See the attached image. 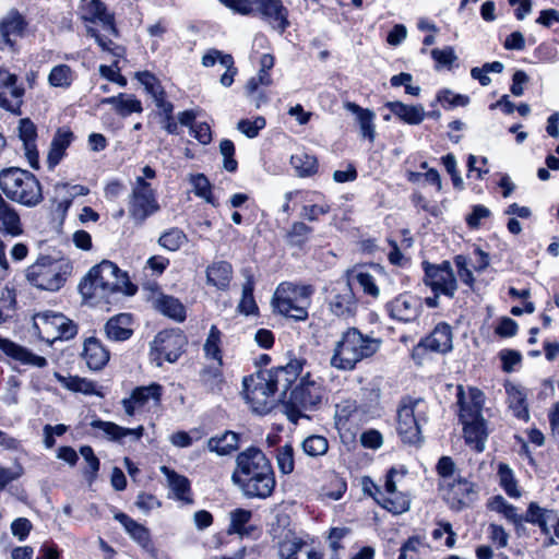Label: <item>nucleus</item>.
<instances>
[{
    "label": "nucleus",
    "mask_w": 559,
    "mask_h": 559,
    "mask_svg": "<svg viewBox=\"0 0 559 559\" xmlns=\"http://www.w3.org/2000/svg\"><path fill=\"white\" fill-rule=\"evenodd\" d=\"M231 480L246 497L259 499L270 497L276 485L271 462L255 447L247 448L237 455Z\"/></svg>",
    "instance_id": "f257e3e1"
},
{
    "label": "nucleus",
    "mask_w": 559,
    "mask_h": 559,
    "mask_svg": "<svg viewBox=\"0 0 559 559\" xmlns=\"http://www.w3.org/2000/svg\"><path fill=\"white\" fill-rule=\"evenodd\" d=\"M80 293L84 298L103 300L117 292L133 295L135 288L130 285L128 276L112 262L104 260L93 266L81 281Z\"/></svg>",
    "instance_id": "f03ea898"
},
{
    "label": "nucleus",
    "mask_w": 559,
    "mask_h": 559,
    "mask_svg": "<svg viewBox=\"0 0 559 559\" xmlns=\"http://www.w3.org/2000/svg\"><path fill=\"white\" fill-rule=\"evenodd\" d=\"M380 345V340L349 328L335 342L330 364L338 370H353L357 362L376 354Z\"/></svg>",
    "instance_id": "7ed1b4c3"
},
{
    "label": "nucleus",
    "mask_w": 559,
    "mask_h": 559,
    "mask_svg": "<svg viewBox=\"0 0 559 559\" xmlns=\"http://www.w3.org/2000/svg\"><path fill=\"white\" fill-rule=\"evenodd\" d=\"M325 391L322 382L313 378L310 372L301 376L299 383L292 390L288 397L283 401V412L293 424L321 404Z\"/></svg>",
    "instance_id": "20e7f679"
},
{
    "label": "nucleus",
    "mask_w": 559,
    "mask_h": 559,
    "mask_svg": "<svg viewBox=\"0 0 559 559\" xmlns=\"http://www.w3.org/2000/svg\"><path fill=\"white\" fill-rule=\"evenodd\" d=\"M313 288L310 285L283 282L273 294V309L284 317L305 321L308 318Z\"/></svg>",
    "instance_id": "39448f33"
},
{
    "label": "nucleus",
    "mask_w": 559,
    "mask_h": 559,
    "mask_svg": "<svg viewBox=\"0 0 559 559\" xmlns=\"http://www.w3.org/2000/svg\"><path fill=\"white\" fill-rule=\"evenodd\" d=\"M0 187L3 193L14 202L25 206H35L43 200L41 186L29 171L9 168L0 173Z\"/></svg>",
    "instance_id": "423d86ee"
},
{
    "label": "nucleus",
    "mask_w": 559,
    "mask_h": 559,
    "mask_svg": "<svg viewBox=\"0 0 559 559\" xmlns=\"http://www.w3.org/2000/svg\"><path fill=\"white\" fill-rule=\"evenodd\" d=\"M461 404L460 420L463 425L464 439L476 452H483L488 438V429L483 417V394L478 390L471 391V401Z\"/></svg>",
    "instance_id": "0eeeda50"
},
{
    "label": "nucleus",
    "mask_w": 559,
    "mask_h": 559,
    "mask_svg": "<svg viewBox=\"0 0 559 559\" xmlns=\"http://www.w3.org/2000/svg\"><path fill=\"white\" fill-rule=\"evenodd\" d=\"M224 5L242 15H258L278 33L289 26L288 10L281 0H219Z\"/></svg>",
    "instance_id": "6e6552de"
},
{
    "label": "nucleus",
    "mask_w": 559,
    "mask_h": 559,
    "mask_svg": "<svg viewBox=\"0 0 559 559\" xmlns=\"http://www.w3.org/2000/svg\"><path fill=\"white\" fill-rule=\"evenodd\" d=\"M71 272L69 261L43 257L27 267L26 278L37 288L55 292L63 286Z\"/></svg>",
    "instance_id": "1a4fd4ad"
},
{
    "label": "nucleus",
    "mask_w": 559,
    "mask_h": 559,
    "mask_svg": "<svg viewBox=\"0 0 559 559\" xmlns=\"http://www.w3.org/2000/svg\"><path fill=\"white\" fill-rule=\"evenodd\" d=\"M427 421V404L421 399H404L397 411V432L409 444L423 441L421 425Z\"/></svg>",
    "instance_id": "9d476101"
},
{
    "label": "nucleus",
    "mask_w": 559,
    "mask_h": 559,
    "mask_svg": "<svg viewBox=\"0 0 559 559\" xmlns=\"http://www.w3.org/2000/svg\"><path fill=\"white\" fill-rule=\"evenodd\" d=\"M127 205L128 214L135 225H142L160 210L155 189L143 178H135Z\"/></svg>",
    "instance_id": "9b49d317"
},
{
    "label": "nucleus",
    "mask_w": 559,
    "mask_h": 559,
    "mask_svg": "<svg viewBox=\"0 0 559 559\" xmlns=\"http://www.w3.org/2000/svg\"><path fill=\"white\" fill-rule=\"evenodd\" d=\"M270 381L267 372L263 370L243 378L245 399L258 414L269 413L275 404V391Z\"/></svg>",
    "instance_id": "f8f14e48"
},
{
    "label": "nucleus",
    "mask_w": 559,
    "mask_h": 559,
    "mask_svg": "<svg viewBox=\"0 0 559 559\" xmlns=\"http://www.w3.org/2000/svg\"><path fill=\"white\" fill-rule=\"evenodd\" d=\"M33 328L37 335L47 343L57 340H69L78 333L74 322L62 313L40 312L33 317Z\"/></svg>",
    "instance_id": "ddd939ff"
},
{
    "label": "nucleus",
    "mask_w": 559,
    "mask_h": 559,
    "mask_svg": "<svg viewBox=\"0 0 559 559\" xmlns=\"http://www.w3.org/2000/svg\"><path fill=\"white\" fill-rule=\"evenodd\" d=\"M186 337L179 330L159 332L151 344V357L157 366L164 361L175 362L182 354Z\"/></svg>",
    "instance_id": "4468645a"
},
{
    "label": "nucleus",
    "mask_w": 559,
    "mask_h": 559,
    "mask_svg": "<svg viewBox=\"0 0 559 559\" xmlns=\"http://www.w3.org/2000/svg\"><path fill=\"white\" fill-rule=\"evenodd\" d=\"M439 490L448 506L455 511L471 507L477 499L476 486L461 476L450 481L439 483Z\"/></svg>",
    "instance_id": "2eb2a0df"
},
{
    "label": "nucleus",
    "mask_w": 559,
    "mask_h": 559,
    "mask_svg": "<svg viewBox=\"0 0 559 559\" xmlns=\"http://www.w3.org/2000/svg\"><path fill=\"white\" fill-rule=\"evenodd\" d=\"M425 283L433 293L452 298L457 289V282L448 261L439 265L424 263Z\"/></svg>",
    "instance_id": "dca6fc26"
},
{
    "label": "nucleus",
    "mask_w": 559,
    "mask_h": 559,
    "mask_svg": "<svg viewBox=\"0 0 559 559\" xmlns=\"http://www.w3.org/2000/svg\"><path fill=\"white\" fill-rule=\"evenodd\" d=\"M163 388L158 383L135 388L129 397L122 400V406L128 416H133L144 407L157 406L160 403Z\"/></svg>",
    "instance_id": "f3484780"
},
{
    "label": "nucleus",
    "mask_w": 559,
    "mask_h": 559,
    "mask_svg": "<svg viewBox=\"0 0 559 559\" xmlns=\"http://www.w3.org/2000/svg\"><path fill=\"white\" fill-rule=\"evenodd\" d=\"M305 359H290L285 366L265 370L275 393L280 392L282 401L286 400V393L304 370Z\"/></svg>",
    "instance_id": "a211bd4d"
},
{
    "label": "nucleus",
    "mask_w": 559,
    "mask_h": 559,
    "mask_svg": "<svg viewBox=\"0 0 559 559\" xmlns=\"http://www.w3.org/2000/svg\"><path fill=\"white\" fill-rule=\"evenodd\" d=\"M385 308L392 319L411 323L419 318L423 311V302L419 297L404 293L389 301Z\"/></svg>",
    "instance_id": "6ab92c4d"
},
{
    "label": "nucleus",
    "mask_w": 559,
    "mask_h": 559,
    "mask_svg": "<svg viewBox=\"0 0 559 559\" xmlns=\"http://www.w3.org/2000/svg\"><path fill=\"white\" fill-rule=\"evenodd\" d=\"M364 489L379 506L394 514H402L411 508L409 495L401 489L394 493H382V489L372 481L364 483Z\"/></svg>",
    "instance_id": "aec40b11"
},
{
    "label": "nucleus",
    "mask_w": 559,
    "mask_h": 559,
    "mask_svg": "<svg viewBox=\"0 0 559 559\" xmlns=\"http://www.w3.org/2000/svg\"><path fill=\"white\" fill-rule=\"evenodd\" d=\"M28 21L16 9H10L0 19V38L3 45L14 48L16 39L26 35Z\"/></svg>",
    "instance_id": "412c9836"
},
{
    "label": "nucleus",
    "mask_w": 559,
    "mask_h": 559,
    "mask_svg": "<svg viewBox=\"0 0 559 559\" xmlns=\"http://www.w3.org/2000/svg\"><path fill=\"white\" fill-rule=\"evenodd\" d=\"M17 76L0 68V107L17 112L23 103L24 88L16 84Z\"/></svg>",
    "instance_id": "4be33fe9"
},
{
    "label": "nucleus",
    "mask_w": 559,
    "mask_h": 559,
    "mask_svg": "<svg viewBox=\"0 0 559 559\" xmlns=\"http://www.w3.org/2000/svg\"><path fill=\"white\" fill-rule=\"evenodd\" d=\"M330 311L340 318L353 317L357 309V300L349 283L335 287L329 298Z\"/></svg>",
    "instance_id": "5701e85b"
},
{
    "label": "nucleus",
    "mask_w": 559,
    "mask_h": 559,
    "mask_svg": "<svg viewBox=\"0 0 559 559\" xmlns=\"http://www.w3.org/2000/svg\"><path fill=\"white\" fill-rule=\"evenodd\" d=\"M526 522L537 524L542 532L547 536L546 545L555 544L554 537L550 535V526H554V533L559 538V519L551 510L543 509L532 502L526 511Z\"/></svg>",
    "instance_id": "b1692460"
},
{
    "label": "nucleus",
    "mask_w": 559,
    "mask_h": 559,
    "mask_svg": "<svg viewBox=\"0 0 559 559\" xmlns=\"http://www.w3.org/2000/svg\"><path fill=\"white\" fill-rule=\"evenodd\" d=\"M17 135L23 143V148L28 164L32 168L38 169L39 154L36 145L37 128L28 118L20 119L17 124Z\"/></svg>",
    "instance_id": "393cba45"
},
{
    "label": "nucleus",
    "mask_w": 559,
    "mask_h": 559,
    "mask_svg": "<svg viewBox=\"0 0 559 559\" xmlns=\"http://www.w3.org/2000/svg\"><path fill=\"white\" fill-rule=\"evenodd\" d=\"M425 348L433 353L445 354L453 348V334L448 323L441 322L425 337L417 348Z\"/></svg>",
    "instance_id": "a878e982"
},
{
    "label": "nucleus",
    "mask_w": 559,
    "mask_h": 559,
    "mask_svg": "<svg viewBox=\"0 0 559 559\" xmlns=\"http://www.w3.org/2000/svg\"><path fill=\"white\" fill-rule=\"evenodd\" d=\"M74 140L73 132L66 127L57 129L50 142L46 163L49 169H53L66 156L67 148Z\"/></svg>",
    "instance_id": "bb28decb"
},
{
    "label": "nucleus",
    "mask_w": 559,
    "mask_h": 559,
    "mask_svg": "<svg viewBox=\"0 0 559 559\" xmlns=\"http://www.w3.org/2000/svg\"><path fill=\"white\" fill-rule=\"evenodd\" d=\"M202 66L209 68L213 67L218 62L223 68L226 69L225 73L221 76V84L225 87H229L234 83V78L237 74V68L234 66V58L231 55L224 53L217 49H209L202 57Z\"/></svg>",
    "instance_id": "cd10ccee"
},
{
    "label": "nucleus",
    "mask_w": 559,
    "mask_h": 559,
    "mask_svg": "<svg viewBox=\"0 0 559 559\" xmlns=\"http://www.w3.org/2000/svg\"><path fill=\"white\" fill-rule=\"evenodd\" d=\"M82 17L86 22L99 23L108 35H118L114 16L107 12L105 4L99 0H91L84 8Z\"/></svg>",
    "instance_id": "c85d7f7f"
},
{
    "label": "nucleus",
    "mask_w": 559,
    "mask_h": 559,
    "mask_svg": "<svg viewBox=\"0 0 559 559\" xmlns=\"http://www.w3.org/2000/svg\"><path fill=\"white\" fill-rule=\"evenodd\" d=\"M382 275V270L378 265L358 266L352 271V278L358 283L365 294L377 298L380 296L378 277Z\"/></svg>",
    "instance_id": "c756f323"
},
{
    "label": "nucleus",
    "mask_w": 559,
    "mask_h": 559,
    "mask_svg": "<svg viewBox=\"0 0 559 559\" xmlns=\"http://www.w3.org/2000/svg\"><path fill=\"white\" fill-rule=\"evenodd\" d=\"M0 350L8 357L25 365H32L38 368L47 366V359L45 357L35 355L8 338L0 337Z\"/></svg>",
    "instance_id": "7c9ffc66"
},
{
    "label": "nucleus",
    "mask_w": 559,
    "mask_h": 559,
    "mask_svg": "<svg viewBox=\"0 0 559 559\" xmlns=\"http://www.w3.org/2000/svg\"><path fill=\"white\" fill-rule=\"evenodd\" d=\"M160 472L165 475L167 485L175 499L186 504L193 502L190 481L186 476L176 473L167 466H160Z\"/></svg>",
    "instance_id": "2f4dec72"
},
{
    "label": "nucleus",
    "mask_w": 559,
    "mask_h": 559,
    "mask_svg": "<svg viewBox=\"0 0 559 559\" xmlns=\"http://www.w3.org/2000/svg\"><path fill=\"white\" fill-rule=\"evenodd\" d=\"M82 356L91 370H100L109 360V352L96 337L85 340Z\"/></svg>",
    "instance_id": "473e14b6"
},
{
    "label": "nucleus",
    "mask_w": 559,
    "mask_h": 559,
    "mask_svg": "<svg viewBox=\"0 0 559 559\" xmlns=\"http://www.w3.org/2000/svg\"><path fill=\"white\" fill-rule=\"evenodd\" d=\"M344 108L356 116L361 136L372 143L376 139L374 111L352 102H346Z\"/></svg>",
    "instance_id": "72a5a7b5"
},
{
    "label": "nucleus",
    "mask_w": 559,
    "mask_h": 559,
    "mask_svg": "<svg viewBox=\"0 0 559 559\" xmlns=\"http://www.w3.org/2000/svg\"><path fill=\"white\" fill-rule=\"evenodd\" d=\"M0 231L11 237L23 233L22 223L15 209L0 195Z\"/></svg>",
    "instance_id": "f704fd0d"
},
{
    "label": "nucleus",
    "mask_w": 559,
    "mask_h": 559,
    "mask_svg": "<svg viewBox=\"0 0 559 559\" xmlns=\"http://www.w3.org/2000/svg\"><path fill=\"white\" fill-rule=\"evenodd\" d=\"M385 107L400 120L407 124H419L426 117L423 105H406L402 102H388Z\"/></svg>",
    "instance_id": "c9c22d12"
},
{
    "label": "nucleus",
    "mask_w": 559,
    "mask_h": 559,
    "mask_svg": "<svg viewBox=\"0 0 559 559\" xmlns=\"http://www.w3.org/2000/svg\"><path fill=\"white\" fill-rule=\"evenodd\" d=\"M105 333L112 341L128 340L133 333L131 314L119 313L110 318L105 324Z\"/></svg>",
    "instance_id": "e433bc0d"
},
{
    "label": "nucleus",
    "mask_w": 559,
    "mask_h": 559,
    "mask_svg": "<svg viewBox=\"0 0 559 559\" xmlns=\"http://www.w3.org/2000/svg\"><path fill=\"white\" fill-rule=\"evenodd\" d=\"M239 448V435L227 430L222 435L211 437L206 442V449L219 456L230 455Z\"/></svg>",
    "instance_id": "4c0bfd02"
},
{
    "label": "nucleus",
    "mask_w": 559,
    "mask_h": 559,
    "mask_svg": "<svg viewBox=\"0 0 559 559\" xmlns=\"http://www.w3.org/2000/svg\"><path fill=\"white\" fill-rule=\"evenodd\" d=\"M114 519L123 526L129 536L141 547L147 548L151 545L150 531L144 525L135 522L123 512L115 513Z\"/></svg>",
    "instance_id": "58836bf2"
},
{
    "label": "nucleus",
    "mask_w": 559,
    "mask_h": 559,
    "mask_svg": "<svg viewBox=\"0 0 559 559\" xmlns=\"http://www.w3.org/2000/svg\"><path fill=\"white\" fill-rule=\"evenodd\" d=\"M92 427L102 430L104 435L111 441H120L124 437H132L134 440H140L144 432L143 426L130 429L118 426L111 421L103 420H94L92 423Z\"/></svg>",
    "instance_id": "ea45409f"
},
{
    "label": "nucleus",
    "mask_w": 559,
    "mask_h": 559,
    "mask_svg": "<svg viewBox=\"0 0 559 559\" xmlns=\"http://www.w3.org/2000/svg\"><path fill=\"white\" fill-rule=\"evenodd\" d=\"M231 277L233 267L227 261L213 262L206 267V283L217 289H227Z\"/></svg>",
    "instance_id": "a19ab883"
},
{
    "label": "nucleus",
    "mask_w": 559,
    "mask_h": 559,
    "mask_svg": "<svg viewBox=\"0 0 559 559\" xmlns=\"http://www.w3.org/2000/svg\"><path fill=\"white\" fill-rule=\"evenodd\" d=\"M155 309L177 322L186 319V308L181 301L173 296L160 294L154 301Z\"/></svg>",
    "instance_id": "79ce46f5"
},
{
    "label": "nucleus",
    "mask_w": 559,
    "mask_h": 559,
    "mask_svg": "<svg viewBox=\"0 0 559 559\" xmlns=\"http://www.w3.org/2000/svg\"><path fill=\"white\" fill-rule=\"evenodd\" d=\"M102 103L112 105L117 114L122 117L143 111L141 102L131 94L120 93L117 96L104 98Z\"/></svg>",
    "instance_id": "37998d69"
},
{
    "label": "nucleus",
    "mask_w": 559,
    "mask_h": 559,
    "mask_svg": "<svg viewBox=\"0 0 559 559\" xmlns=\"http://www.w3.org/2000/svg\"><path fill=\"white\" fill-rule=\"evenodd\" d=\"M219 364L207 366L200 372L202 385L211 393L218 394L223 391L225 379Z\"/></svg>",
    "instance_id": "c03bdc74"
},
{
    "label": "nucleus",
    "mask_w": 559,
    "mask_h": 559,
    "mask_svg": "<svg viewBox=\"0 0 559 559\" xmlns=\"http://www.w3.org/2000/svg\"><path fill=\"white\" fill-rule=\"evenodd\" d=\"M252 518V512L246 509H235L229 512V525L227 527L228 535H239L240 537L245 535H249V530L247 528V524L250 522Z\"/></svg>",
    "instance_id": "a18cd8bd"
},
{
    "label": "nucleus",
    "mask_w": 559,
    "mask_h": 559,
    "mask_svg": "<svg viewBox=\"0 0 559 559\" xmlns=\"http://www.w3.org/2000/svg\"><path fill=\"white\" fill-rule=\"evenodd\" d=\"M507 403L509 409L518 418L524 417V393L521 384L506 381Z\"/></svg>",
    "instance_id": "49530a36"
},
{
    "label": "nucleus",
    "mask_w": 559,
    "mask_h": 559,
    "mask_svg": "<svg viewBox=\"0 0 559 559\" xmlns=\"http://www.w3.org/2000/svg\"><path fill=\"white\" fill-rule=\"evenodd\" d=\"M487 507L489 510L502 514L506 520L513 523L515 526L520 525L522 516L518 513L516 508L508 503L502 496L498 495L490 498L487 502Z\"/></svg>",
    "instance_id": "de8ad7c7"
},
{
    "label": "nucleus",
    "mask_w": 559,
    "mask_h": 559,
    "mask_svg": "<svg viewBox=\"0 0 559 559\" xmlns=\"http://www.w3.org/2000/svg\"><path fill=\"white\" fill-rule=\"evenodd\" d=\"M221 345L222 332L216 325H212L203 345V350L207 359H213L216 364L223 365Z\"/></svg>",
    "instance_id": "09e8293b"
},
{
    "label": "nucleus",
    "mask_w": 559,
    "mask_h": 559,
    "mask_svg": "<svg viewBox=\"0 0 559 559\" xmlns=\"http://www.w3.org/2000/svg\"><path fill=\"white\" fill-rule=\"evenodd\" d=\"M290 164L299 177L312 176L318 169L317 158L306 152H298L292 155Z\"/></svg>",
    "instance_id": "8fccbe9b"
},
{
    "label": "nucleus",
    "mask_w": 559,
    "mask_h": 559,
    "mask_svg": "<svg viewBox=\"0 0 559 559\" xmlns=\"http://www.w3.org/2000/svg\"><path fill=\"white\" fill-rule=\"evenodd\" d=\"M57 379L63 388L70 391L80 392L86 395L97 394L95 382L86 378H80L78 376L63 377L57 374Z\"/></svg>",
    "instance_id": "3c124183"
},
{
    "label": "nucleus",
    "mask_w": 559,
    "mask_h": 559,
    "mask_svg": "<svg viewBox=\"0 0 559 559\" xmlns=\"http://www.w3.org/2000/svg\"><path fill=\"white\" fill-rule=\"evenodd\" d=\"M187 241L186 234L177 227L169 228L158 238V245L168 251L179 250Z\"/></svg>",
    "instance_id": "603ef678"
},
{
    "label": "nucleus",
    "mask_w": 559,
    "mask_h": 559,
    "mask_svg": "<svg viewBox=\"0 0 559 559\" xmlns=\"http://www.w3.org/2000/svg\"><path fill=\"white\" fill-rule=\"evenodd\" d=\"M499 484L506 493L511 498H520L521 491L518 489L516 480L513 471L509 465L500 463L498 465Z\"/></svg>",
    "instance_id": "864d4df0"
},
{
    "label": "nucleus",
    "mask_w": 559,
    "mask_h": 559,
    "mask_svg": "<svg viewBox=\"0 0 559 559\" xmlns=\"http://www.w3.org/2000/svg\"><path fill=\"white\" fill-rule=\"evenodd\" d=\"M302 451L311 457L322 456L329 450L328 439L323 436L312 435L301 443Z\"/></svg>",
    "instance_id": "5fc2aeb1"
},
{
    "label": "nucleus",
    "mask_w": 559,
    "mask_h": 559,
    "mask_svg": "<svg viewBox=\"0 0 559 559\" xmlns=\"http://www.w3.org/2000/svg\"><path fill=\"white\" fill-rule=\"evenodd\" d=\"M304 547V542L294 535H286L280 542L278 555L281 559H297V554Z\"/></svg>",
    "instance_id": "6e6d98bb"
},
{
    "label": "nucleus",
    "mask_w": 559,
    "mask_h": 559,
    "mask_svg": "<svg viewBox=\"0 0 559 559\" xmlns=\"http://www.w3.org/2000/svg\"><path fill=\"white\" fill-rule=\"evenodd\" d=\"M48 81L55 87H68L73 81V72L67 64H59L51 69Z\"/></svg>",
    "instance_id": "4d7b16f0"
},
{
    "label": "nucleus",
    "mask_w": 559,
    "mask_h": 559,
    "mask_svg": "<svg viewBox=\"0 0 559 559\" xmlns=\"http://www.w3.org/2000/svg\"><path fill=\"white\" fill-rule=\"evenodd\" d=\"M238 309L246 316L253 314L258 310V306L253 297V281L251 278H248L242 286V296L238 305Z\"/></svg>",
    "instance_id": "13d9d810"
},
{
    "label": "nucleus",
    "mask_w": 559,
    "mask_h": 559,
    "mask_svg": "<svg viewBox=\"0 0 559 559\" xmlns=\"http://www.w3.org/2000/svg\"><path fill=\"white\" fill-rule=\"evenodd\" d=\"M276 463L278 471L282 474H290L294 471L295 467V461H294V448L292 444H284L283 447L278 448L277 455H276Z\"/></svg>",
    "instance_id": "bf43d9fd"
},
{
    "label": "nucleus",
    "mask_w": 559,
    "mask_h": 559,
    "mask_svg": "<svg viewBox=\"0 0 559 559\" xmlns=\"http://www.w3.org/2000/svg\"><path fill=\"white\" fill-rule=\"evenodd\" d=\"M86 33L96 40L102 50L110 52L115 58L122 57V47L114 44L110 39L106 38L105 35H100L94 27L87 26Z\"/></svg>",
    "instance_id": "052dcab7"
},
{
    "label": "nucleus",
    "mask_w": 559,
    "mask_h": 559,
    "mask_svg": "<svg viewBox=\"0 0 559 559\" xmlns=\"http://www.w3.org/2000/svg\"><path fill=\"white\" fill-rule=\"evenodd\" d=\"M357 404L353 400H344L335 405V424L337 427H344L350 416L356 412Z\"/></svg>",
    "instance_id": "680f3d73"
},
{
    "label": "nucleus",
    "mask_w": 559,
    "mask_h": 559,
    "mask_svg": "<svg viewBox=\"0 0 559 559\" xmlns=\"http://www.w3.org/2000/svg\"><path fill=\"white\" fill-rule=\"evenodd\" d=\"M406 475V469L401 467H392L385 475L384 486L382 489V493H394L400 489L401 483L403 481Z\"/></svg>",
    "instance_id": "e2e57ef3"
},
{
    "label": "nucleus",
    "mask_w": 559,
    "mask_h": 559,
    "mask_svg": "<svg viewBox=\"0 0 559 559\" xmlns=\"http://www.w3.org/2000/svg\"><path fill=\"white\" fill-rule=\"evenodd\" d=\"M265 119L262 116L255 117L253 120L241 119L237 123V129L243 133L247 138L253 139L259 132L265 128Z\"/></svg>",
    "instance_id": "0e129e2a"
},
{
    "label": "nucleus",
    "mask_w": 559,
    "mask_h": 559,
    "mask_svg": "<svg viewBox=\"0 0 559 559\" xmlns=\"http://www.w3.org/2000/svg\"><path fill=\"white\" fill-rule=\"evenodd\" d=\"M191 183L193 187L194 193L204 199L207 203L215 204L212 191H211V185L207 178L202 175L198 174L191 178Z\"/></svg>",
    "instance_id": "69168bd1"
},
{
    "label": "nucleus",
    "mask_w": 559,
    "mask_h": 559,
    "mask_svg": "<svg viewBox=\"0 0 559 559\" xmlns=\"http://www.w3.org/2000/svg\"><path fill=\"white\" fill-rule=\"evenodd\" d=\"M312 231L311 227L306 225L302 222H296L293 224L290 230L287 233V240L293 246H301L304 245L310 233Z\"/></svg>",
    "instance_id": "338daca9"
},
{
    "label": "nucleus",
    "mask_w": 559,
    "mask_h": 559,
    "mask_svg": "<svg viewBox=\"0 0 559 559\" xmlns=\"http://www.w3.org/2000/svg\"><path fill=\"white\" fill-rule=\"evenodd\" d=\"M135 76L139 80V82L144 86L147 94H150L152 96V98L154 96L160 95L162 92L164 91L158 79L155 75H153L152 73H150L147 71L138 72L135 74Z\"/></svg>",
    "instance_id": "774afa93"
}]
</instances>
